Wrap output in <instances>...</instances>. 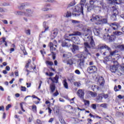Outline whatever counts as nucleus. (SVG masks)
Listing matches in <instances>:
<instances>
[{
  "label": "nucleus",
  "mask_w": 124,
  "mask_h": 124,
  "mask_svg": "<svg viewBox=\"0 0 124 124\" xmlns=\"http://www.w3.org/2000/svg\"><path fill=\"white\" fill-rule=\"evenodd\" d=\"M121 71L124 72V64L122 65L121 66Z\"/></svg>",
  "instance_id": "774afa93"
},
{
  "label": "nucleus",
  "mask_w": 124,
  "mask_h": 124,
  "mask_svg": "<svg viewBox=\"0 0 124 124\" xmlns=\"http://www.w3.org/2000/svg\"><path fill=\"white\" fill-rule=\"evenodd\" d=\"M21 92H26V91H27V88H26V87L21 86Z\"/></svg>",
  "instance_id": "864d4df0"
},
{
  "label": "nucleus",
  "mask_w": 124,
  "mask_h": 124,
  "mask_svg": "<svg viewBox=\"0 0 124 124\" xmlns=\"http://www.w3.org/2000/svg\"><path fill=\"white\" fill-rule=\"evenodd\" d=\"M53 95L54 96H58V95H59V92H58V90H56V92L53 94Z\"/></svg>",
  "instance_id": "6e6d98bb"
},
{
  "label": "nucleus",
  "mask_w": 124,
  "mask_h": 124,
  "mask_svg": "<svg viewBox=\"0 0 124 124\" xmlns=\"http://www.w3.org/2000/svg\"><path fill=\"white\" fill-rule=\"evenodd\" d=\"M71 50L73 53H74V54H75V53H76V51H78V50H79V46L73 44Z\"/></svg>",
  "instance_id": "f3484780"
},
{
  "label": "nucleus",
  "mask_w": 124,
  "mask_h": 124,
  "mask_svg": "<svg viewBox=\"0 0 124 124\" xmlns=\"http://www.w3.org/2000/svg\"><path fill=\"white\" fill-rule=\"evenodd\" d=\"M75 73L76 74H78V75H80V74H81V72H80V71L79 70H76L75 71Z\"/></svg>",
  "instance_id": "5fc2aeb1"
},
{
  "label": "nucleus",
  "mask_w": 124,
  "mask_h": 124,
  "mask_svg": "<svg viewBox=\"0 0 124 124\" xmlns=\"http://www.w3.org/2000/svg\"><path fill=\"white\" fill-rule=\"evenodd\" d=\"M90 5H91L92 6H94V5H93V4H94V3L95 2V1H94V0H90Z\"/></svg>",
  "instance_id": "de8ad7c7"
},
{
  "label": "nucleus",
  "mask_w": 124,
  "mask_h": 124,
  "mask_svg": "<svg viewBox=\"0 0 124 124\" xmlns=\"http://www.w3.org/2000/svg\"><path fill=\"white\" fill-rule=\"evenodd\" d=\"M30 5V3H24L21 4L20 6H19L18 9H20V10H22V9H24V7H27V6H29Z\"/></svg>",
  "instance_id": "a211bd4d"
},
{
  "label": "nucleus",
  "mask_w": 124,
  "mask_h": 124,
  "mask_svg": "<svg viewBox=\"0 0 124 124\" xmlns=\"http://www.w3.org/2000/svg\"><path fill=\"white\" fill-rule=\"evenodd\" d=\"M74 85L76 86V87H80V86H81V84L78 82H75Z\"/></svg>",
  "instance_id": "8fccbe9b"
},
{
  "label": "nucleus",
  "mask_w": 124,
  "mask_h": 124,
  "mask_svg": "<svg viewBox=\"0 0 124 124\" xmlns=\"http://www.w3.org/2000/svg\"><path fill=\"white\" fill-rule=\"evenodd\" d=\"M108 52H109L110 56H116L117 55V51H111V48H110V51H108Z\"/></svg>",
  "instance_id": "473e14b6"
},
{
  "label": "nucleus",
  "mask_w": 124,
  "mask_h": 124,
  "mask_svg": "<svg viewBox=\"0 0 124 124\" xmlns=\"http://www.w3.org/2000/svg\"><path fill=\"white\" fill-rule=\"evenodd\" d=\"M84 101L85 105H88V106L90 105V101L85 100Z\"/></svg>",
  "instance_id": "3c124183"
},
{
  "label": "nucleus",
  "mask_w": 124,
  "mask_h": 124,
  "mask_svg": "<svg viewBox=\"0 0 124 124\" xmlns=\"http://www.w3.org/2000/svg\"><path fill=\"white\" fill-rule=\"evenodd\" d=\"M2 21L3 23H4V24H5V25H7V24H8V21H7V20H2Z\"/></svg>",
  "instance_id": "338daca9"
},
{
  "label": "nucleus",
  "mask_w": 124,
  "mask_h": 124,
  "mask_svg": "<svg viewBox=\"0 0 124 124\" xmlns=\"http://www.w3.org/2000/svg\"><path fill=\"white\" fill-rule=\"evenodd\" d=\"M53 17V15H46V18H52Z\"/></svg>",
  "instance_id": "680f3d73"
},
{
  "label": "nucleus",
  "mask_w": 124,
  "mask_h": 124,
  "mask_svg": "<svg viewBox=\"0 0 124 124\" xmlns=\"http://www.w3.org/2000/svg\"><path fill=\"white\" fill-rule=\"evenodd\" d=\"M85 63V60L82 59H79L78 61V66L80 68H82L84 66V63Z\"/></svg>",
  "instance_id": "ddd939ff"
},
{
  "label": "nucleus",
  "mask_w": 124,
  "mask_h": 124,
  "mask_svg": "<svg viewBox=\"0 0 124 124\" xmlns=\"http://www.w3.org/2000/svg\"><path fill=\"white\" fill-rule=\"evenodd\" d=\"M108 0V3H109V4H114L115 3V1H117L118 0Z\"/></svg>",
  "instance_id": "a19ab883"
},
{
  "label": "nucleus",
  "mask_w": 124,
  "mask_h": 124,
  "mask_svg": "<svg viewBox=\"0 0 124 124\" xmlns=\"http://www.w3.org/2000/svg\"><path fill=\"white\" fill-rule=\"evenodd\" d=\"M9 108H11V105L9 104L6 107V111H8L9 110Z\"/></svg>",
  "instance_id": "4d7b16f0"
},
{
  "label": "nucleus",
  "mask_w": 124,
  "mask_h": 124,
  "mask_svg": "<svg viewBox=\"0 0 124 124\" xmlns=\"http://www.w3.org/2000/svg\"><path fill=\"white\" fill-rule=\"evenodd\" d=\"M98 50H103V49H107L108 51H110V47H109L107 45L101 46H98Z\"/></svg>",
  "instance_id": "4be33fe9"
},
{
  "label": "nucleus",
  "mask_w": 124,
  "mask_h": 124,
  "mask_svg": "<svg viewBox=\"0 0 124 124\" xmlns=\"http://www.w3.org/2000/svg\"><path fill=\"white\" fill-rule=\"evenodd\" d=\"M93 31L94 32V35H96V36H99L101 32V31L98 29H94Z\"/></svg>",
  "instance_id": "b1692460"
},
{
  "label": "nucleus",
  "mask_w": 124,
  "mask_h": 124,
  "mask_svg": "<svg viewBox=\"0 0 124 124\" xmlns=\"http://www.w3.org/2000/svg\"><path fill=\"white\" fill-rule=\"evenodd\" d=\"M98 81L99 83H100V85L101 86H103V85H104V83H105L104 78H103L102 77H101Z\"/></svg>",
  "instance_id": "bb28decb"
},
{
  "label": "nucleus",
  "mask_w": 124,
  "mask_h": 124,
  "mask_svg": "<svg viewBox=\"0 0 124 124\" xmlns=\"http://www.w3.org/2000/svg\"><path fill=\"white\" fill-rule=\"evenodd\" d=\"M87 95H89L90 97H96L97 96V93L95 92H93L92 91H88L87 92Z\"/></svg>",
  "instance_id": "4468645a"
},
{
  "label": "nucleus",
  "mask_w": 124,
  "mask_h": 124,
  "mask_svg": "<svg viewBox=\"0 0 124 124\" xmlns=\"http://www.w3.org/2000/svg\"><path fill=\"white\" fill-rule=\"evenodd\" d=\"M64 40H62L61 43L62 47H70L71 45L69 43L70 39H68V36L65 35L64 36Z\"/></svg>",
  "instance_id": "20e7f679"
},
{
  "label": "nucleus",
  "mask_w": 124,
  "mask_h": 124,
  "mask_svg": "<svg viewBox=\"0 0 124 124\" xmlns=\"http://www.w3.org/2000/svg\"><path fill=\"white\" fill-rule=\"evenodd\" d=\"M42 10L43 11H48V10H49V8H43L42 9Z\"/></svg>",
  "instance_id": "69168bd1"
},
{
  "label": "nucleus",
  "mask_w": 124,
  "mask_h": 124,
  "mask_svg": "<svg viewBox=\"0 0 124 124\" xmlns=\"http://www.w3.org/2000/svg\"><path fill=\"white\" fill-rule=\"evenodd\" d=\"M85 31L88 32L89 34H92V30H91L90 29H86L85 30Z\"/></svg>",
  "instance_id": "c03bdc74"
},
{
  "label": "nucleus",
  "mask_w": 124,
  "mask_h": 124,
  "mask_svg": "<svg viewBox=\"0 0 124 124\" xmlns=\"http://www.w3.org/2000/svg\"><path fill=\"white\" fill-rule=\"evenodd\" d=\"M100 107H103V108H107V104L106 103H104V104H101L100 105Z\"/></svg>",
  "instance_id": "49530a36"
},
{
  "label": "nucleus",
  "mask_w": 124,
  "mask_h": 124,
  "mask_svg": "<svg viewBox=\"0 0 124 124\" xmlns=\"http://www.w3.org/2000/svg\"><path fill=\"white\" fill-rule=\"evenodd\" d=\"M87 38H91L90 44L88 42L84 43V51L81 54V57L87 59V56H91L90 49H95V44L93 37L88 36Z\"/></svg>",
  "instance_id": "f257e3e1"
},
{
  "label": "nucleus",
  "mask_w": 124,
  "mask_h": 124,
  "mask_svg": "<svg viewBox=\"0 0 124 124\" xmlns=\"http://www.w3.org/2000/svg\"><path fill=\"white\" fill-rule=\"evenodd\" d=\"M63 85L64 88H65V89L68 90V83H67V82H66V79L63 80Z\"/></svg>",
  "instance_id": "7c9ffc66"
},
{
  "label": "nucleus",
  "mask_w": 124,
  "mask_h": 124,
  "mask_svg": "<svg viewBox=\"0 0 124 124\" xmlns=\"http://www.w3.org/2000/svg\"><path fill=\"white\" fill-rule=\"evenodd\" d=\"M70 41H72L76 44H79V43H80V39L77 36L72 37L70 39Z\"/></svg>",
  "instance_id": "9b49d317"
},
{
  "label": "nucleus",
  "mask_w": 124,
  "mask_h": 124,
  "mask_svg": "<svg viewBox=\"0 0 124 124\" xmlns=\"http://www.w3.org/2000/svg\"><path fill=\"white\" fill-rule=\"evenodd\" d=\"M92 108H93V109L94 110H95V109H96V105L94 104H93L92 105Z\"/></svg>",
  "instance_id": "13d9d810"
},
{
  "label": "nucleus",
  "mask_w": 124,
  "mask_h": 124,
  "mask_svg": "<svg viewBox=\"0 0 124 124\" xmlns=\"http://www.w3.org/2000/svg\"><path fill=\"white\" fill-rule=\"evenodd\" d=\"M93 8H95V6H91L90 5L89 6H88L87 7V10L90 12L92 9H93Z\"/></svg>",
  "instance_id": "c9c22d12"
},
{
  "label": "nucleus",
  "mask_w": 124,
  "mask_h": 124,
  "mask_svg": "<svg viewBox=\"0 0 124 124\" xmlns=\"http://www.w3.org/2000/svg\"><path fill=\"white\" fill-rule=\"evenodd\" d=\"M49 88L51 91L50 93H54L56 90V85H55V84H50Z\"/></svg>",
  "instance_id": "393cba45"
},
{
  "label": "nucleus",
  "mask_w": 124,
  "mask_h": 124,
  "mask_svg": "<svg viewBox=\"0 0 124 124\" xmlns=\"http://www.w3.org/2000/svg\"><path fill=\"white\" fill-rule=\"evenodd\" d=\"M109 94H110V93H109L108 94H104L103 95V96L105 98V99H107V98H108V97H109L110 96Z\"/></svg>",
  "instance_id": "a18cd8bd"
},
{
  "label": "nucleus",
  "mask_w": 124,
  "mask_h": 124,
  "mask_svg": "<svg viewBox=\"0 0 124 124\" xmlns=\"http://www.w3.org/2000/svg\"><path fill=\"white\" fill-rule=\"evenodd\" d=\"M71 57V53H65L63 54V58H65V59H69Z\"/></svg>",
  "instance_id": "cd10ccee"
},
{
  "label": "nucleus",
  "mask_w": 124,
  "mask_h": 124,
  "mask_svg": "<svg viewBox=\"0 0 124 124\" xmlns=\"http://www.w3.org/2000/svg\"><path fill=\"white\" fill-rule=\"evenodd\" d=\"M84 94H85L84 90L79 89L78 91V95L80 97V98H81V99H83L84 98Z\"/></svg>",
  "instance_id": "1a4fd4ad"
},
{
  "label": "nucleus",
  "mask_w": 124,
  "mask_h": 124,
  "mask_svg": "<svg viewBox=\"0 0 124 124\" xmlns=\"http://www.w3.org/2000/svg\"><path fill=\"white\" fill-rule=\"evenodd\" d=\"M95 8L97 10H98V12H101L102 11V9H106V8H107V5H106V3L102 1L99 2L98 5L95 6Z\"/></svg>",
  "instance_id": "7ed1b4c3"
},
{
  "label": "nucleus",
  "mask_w": 124,
  "mask_h": 124,
  "mask_svg": "<svg viewBox=\"0 0 124 124\" xmlns=\"http://www.w3.org/2000/svg\"><path fill=\"white\" fill-rule=\"evenodd\" d=\"M58 35V31L57 29H55L54 31L51 32V38L54 39L56 38V36Z\"/></svg>",
  "instance_id": "aec40b11"
},
{
  "label": "nucleus",
  "mask_w": 124,
  "mask_h": 124,
  "mask_svg": "<svg viewBox=\"0 0 124 124\" xmlns=\"http://www.w3.org/2000/svg\"><path fill=\"white\" fill-rule=\"evenodd\" d=\"M101 16H92V18L90 19L91 22H94L96 25H100V22L101 21Z\"/></svg>",
  "instance_id": "0eeeda50"
},
{
  "label": "nucleus",
  "mask_w": 124,
  "mask_h": 124,
  "mask_svg": "<svg viewBox=\"0 0 124 124\" xmlns=\"http://www.w3.org/2000/svg\"><path fill=\"white\" fill-rule=\"evenodd\" d=\"M113 62L114 64L110 66V71L112 73H116V71L118 70V65H119V63L116 60H114Z\"/></svg>",
  "instance_id": "423d86ee"
},
{
  "label": "nucleus",
  "mask_w": 124,
  "mask_h": 124,
  "mask_svg": "<svg viewBox=\"0 0 124 124\" xmlns=\"http://www.w3.org/2000/svg\"><path fill=\"white\" fill-rule=\"evenodd\" d=\"M87 121L88 122V123L87 124H92V122H93V120L92 119H88Z\"/></svg>",
  "instance_id": "0e129e2a"
},
{
  "label": "nucleus",
  "mask_w": 124,
  "mask_h": 124,
  "mask_svg": "<svg viewBox=\"0 0 124 124\" xmlns=\"http://www.w3.org/2000/svg\"><path fill=\"white\" fill-rule=\"evenodd\" d=\"M32 97L33 98H37V99H38V100H39V101H40V100H41L40 98H38L37 96H35V95H33L32 96Z\"/></svg>",
  "instance_id": "e2e57ef3"
},
{
  "label": "nucleus",
  "mask_w": 124,
  "mask_h": 124,
  "mask_svg": "<svg viewBox=\"0 0 124 124\" xmlns=\"http://www.w3.org/2000/svg\"><path fill=\"white\" fill-rule=\"evenodd\" d=\"M43 25L44 28H45V29L44 31H42V33H43L45 32V31H47L48 29H49V27H46V22L44 21L43 22Z\"/></svg>",
  "instance_id": "72a5a7b5"
},
{
  "label": "nucleus",
  "mask_w": 124,
  "mask_h": 124,
  "mask_svg": "<svg viewBox=\"0 0 124 124\" xmlns=\"http://www.w3.org/2000/svg\"><path fill=\"white\" fill-rule=\"evenodd\" d=\"M60 122L62 124H65V122L64 121V120L62 118H61V119H60Z\"/></svg>",
  "instance_id": "bf43d9fd"
},
{
  "label": "nucleus",
  "mask_w": 124,
  "mask_h": 124,
  "mask_svg": "<svg viewBox=\"0 0 124 124\" xmlns=\"http://www.w3.org/2000/svg\"><path fill=\"white\" fill-rule=\"evenodd\" d=\"M75 35L81 36V35H82V33L79 31H76L74 32V33L69 34V36H74Z\"/></svg>",
  "instance_id": "412c9836"
},
{
  "label": "nucleus",
  "mask_w": 124,
  "mask_h": 124,
  "mask_svg": "<svg viewBox=\"0 0 124 124\" xmlns=\"http://www.w3.org/2000/svg\"><path fill=\"white\" fill-rule=\"evenodd\" d=\"M109 25L110 27H111V28L108 29V33H111L112 32V29L114 31H118L119 29V24L116 22H114L112 23H110Z\"/></svg>",
  "instance_id": "39448f33"
},
{
  "label": "nucleus",
  "mask_w": 124,
  "mask_h": 124,
  "mask_svg": "<svg viewBox=\"0 0 124 124\" xmlns=\"http://www.w3.org/2000/svg\"><path fill=\"white\" fill-rule=\"evenodd\" d=\"M101 21L100 22V25H102V24H107L108 19L107 18H103L102 16H101Z\"/></svg>",
  "instance_id": "a878e982"
},
{
  "label": "nucleus",
  "mask_w": 124,
  "mask_h": 124,
  "mask_svg": "<svg viewBox=\"0 0 124 124\" xmlns=\"http://www.w3.org/2000/svg\"><path fill=\"white\" fill-rule=\"evenodd\" d=\"M118 49H120V50H124V45H119L116 46Z\"/></svg>",
  "instance_id": "4c0bfd02"
},
{
  "label": "nucleus",
  "mask_w": 124,
  "mask_h": 124,
  "mask_svg": "<svg viewBox=\"0 0 124 124\" xmlns=\"http://www.w3.org/2000/svg\"><path fill=\"white\" fill-rule=\"evenodd\" d=\"M85 3H86V0H81L79 4H78L75 7L74 11L72 13L74 17H78L80 16V14L84 15V6H85Z\"/></svg>",
  "instance_id": "f03ea898"
},
{
  "label": "nucleus",
  "mask_w": 124,
  "mask_h": 124,
  "mask_svg": "<svg viewBox=\"0 0 124 124\" xmlns=\"http://www.w3.org/2000/svg\"><path fill=\"white\" fill-rule=\"evenodd\" d=\"M107 120H108V122L110 123L111 124H115V120H114V119L112 118V117L109 116H107Z\"/></svg>",
  "instance_id": "c756f323"
},
{
  "label": "nucleus",
  "mask_w": 124,
  "mask_h": 124,
  "mask_svg": "<svg viewBox=\"0 0 124 124\" xmlns=\"http://www.w3.org/2000/svg\"><path fill=\"white\" fill-rule=\"evenodd\" d=\"M36 106H35V105H33L32 106V110L33 111V112H34V113H36Z\"/></svg>",
  "instance_id": "ea45409f"
},
{
  "label": "nucleus",
  "mask_w": 124,
  "mask_h": 124,
  "mask_svg": "<svg viewBox=\"0 0 124 124\" xmlns=\"http://www.w3.org/2000/svg\"><path fill=\"white\" fill-rule=\"evenodd\" d=\"M25 32L27 35H31V30L30 29H25Z\"/></svg>",
  "instance_id": "58836bf2"
},
{
  "label": "nucleus",
  "mask_w": 124,
  "mask_h": 124,
  "mask_svg": "<svg viewBox=\"0 0 124 124\" xmlns=\"http://www.w3.org/2000/svg\"><path fill=\"white\" fill-rule=\"evenodd\" d=\"M2 41H0V44H2V42H3L4 43L6 42V41H5V40H6V38L5 37H2Z\"/></svg>",
  "instance_id": "09e8293b"
},
{
  "label": "nucleus",
  "mask_w": 124,
  "mask_h": 124,
  "mask_svg": "<svg viewBox=\"0 0 124 124\" xmlns=\"http://www.w3.org/2000/svg\"><path fill=\"white\" fill-rule=\"evenodd\" d=\"M20 49L22 51H23L24 53V55H28V53L26 52V50L25 49V46L21 45V46L20 47Z\"/></svg>",
  "instance_id": "e433bc0d"
},
{
  "label": "nucleus",
  "mask_w": 124,
  "mask_h": 124,
  "mask_svg": "<svg viewBox=\"0 0 124 124\" xmlns=\"http://www.w3.org/2000/svg\"><path fill=\"white\" fill-rule=\"evenodd\" d=\"M113 33L114 36H121V35H123V32L120 31H113Z\"/></svg>",
  "instance_id": "5701e85b"
},
{
  "label": "nucleus",
  "mask_w": 124,
  "mask_h": 124,
  "mask_svg": "<svg viewBox=\"0 0 124 124\" xmlns=\"http://www.w3.org/2000/svg\"><path fill=\"white\" fill-rule=\"evenodd\" d=\"M103 95L102 94H98L96 98V102H101L102 98H103Z\"/></svg>",
  "instance_id": "6ab92c4d"
},
{
  "label": "nucleus",
  "mask_w": 124,
  "mask_h": 124,
  "mask_svg": "<svg viewBox=\"0 0 124 124\" xmlns=\"http://www.w3.org/2000/svg\"><path fill=\"white\" fill-rule=\"evenodd\" d=\"M49 47H50L51 55L52 56V59H53V60H56V53L52 51V49L54 48L53 43L50 42L49 43Z\"/></svg>",
  "instance_id": "9d476101"
},
{
  "label": "nucleus",
  "mask_w": 124,
  "mask_h": 124,
  "mask_svg": "<svg viewBox=\"0 0 124 124\" xmlns=\"http://www.w3.org/2000/svg\"><path fill=\"white\" fill-rule=\"evenodd\" d=\"M49 80H51L53 83H56L58 84L59 83V76L56 75L54 78H49Z\"/></svg>",
  "instance_id": "2eb2a0df"
},
{
  "label": "nucleus",
  "mask_w": 124,
  "mask_h": 124,
  "mask_svg": "<svg viewBox=\"0 0 124 124\" xmlns=\"http://www.w3.org/2000/svg\"><path fill=\"white\" fill-rule=\"evenodd\" d=\"M26 11V14H27L29 17H32V16L33 15V10L31 9H27Z\"/></svg>",
  "instance_id": "dca6fc26"
},
{
  "label": "nucleus",
  "mask_w": 124,
  "mask_h": 124,
  "mask_svg": "<svg viewBox=\"0 0 124 124\" xmlns=\"http://www.w3.org/2000/svg\"><path fill=\"white\" fill-rule=\"evenodd\" d=\"M16 15L23 16L26 15V13L23 11H17L15 13Z\"/></svg>",
  "instance_id": "2f4dec72"
},
{
  "label": "nucleus",
  "mask_w": 124,
  "mask_h": 124,
  "mask_svg": "<svg viewBox=\"0 0 124 124\" xmlns=\"http://www.w3.org/2000/svg\"><path fill=\"white\" fill-rule=\"evenodd\" d=\"M71 12L69 11H67L65 15H64V17H66L67 18H68L69 17H71Z\"/></svg>",
  "instance_id": "f704fd0d"
},
{
  "label": "nucleus",
  "mask_w": 124,
  "mask_h": 124,
  "mask_svg": "<svg viewBox=\"0 0 124 124\" xmlns=\"http://www.w3.org/2000/svg\"><path fill=\"white\" fill-rule=\"evenodd\" d=\"M46 2H57V1H56V0H47L46 1Z\"/></svg>",
  "instance_id": "603ef678"
},
{
  "label": "nucleus",
  "mask_w": 124,
  "mask_h": 124,
  "mask_svg": "<svg viewBox=\"0 0 124 124\" xmlns=\"http://www.w3.org/2000/svg\"><path fill=\"white\" fill-rule=\"evenodd\" d=\"M75 62V59L74 58H71L69 59L67 62V64H69L70 65H72L73 63H74V62Z\"/></svg>",
  "instance_id": "c85d7f7f"
},
{
  "label": "nucleus",
  "mask_w": 124,
  "mask_h": 124,
  "mask_svg": "<svg viewBox=\"0 0 124 124\" xmlns=\"http://www.w3.org/2000/svg\"><path fill=\"white\" fill-rule=\"evenodd\" d=\"M46 63L47 65H54V63L52 62L46 61Z\"/></svg>",
  "instance_id": "79ce46f5"
},
{
  "label": "nucleus",
  "mask_w": 124,
  "mask_h": 124,
  "mask_svg": "<svg viewBox=\"0 0 124 124\" xmlns=\"http://www.w3.org/2000/svg\"><path fill=\"white\" fill-rule=\"evenodd\" d=\"M117 15H118V10H114L113 14L110 16L111 20H112V21H116V20H117Z\"/></svg>",
  "instance_id": "f8f14e48"
},
{
  "label": "nucleus",
  "mask_w": 124,
  "mask_h": 124,
  "mask_svg": "<svg viewBox=\"0 0 124 124\" xmlns=\"http://www.w3.org/2000/svg\"><path fill=\"white\" fill-rule=\"evenodd\" d=\"M75 4H76L75 2L74 1L71 2L68 5V7H71L72 6H74Z\"/></svg>",
  "instance_id": "37998d69"
},
{
  "label": "nucleus",
  "mask_w": 124,
  "mask_h": 124,
  "mask_svg": "<svg viewBox=\"0 0 124 124\" xmlns=\"http://www.w3.org/2000/svg\"><path fill=\"white\" fill-rule=\"evenodd\" d=\"M75 98H72L71 99H69V101L71 104L74 103V99Z\"/></svg>",
  "instance_id": "052dcab7"
},
{
  "label": "nucleus",
  "mask_w": 124,
  "mask_h": 124,
  "mask_svg": "<svg viewBox=\"0 0 124 124\" xmlns=\"http://www.w3.org/2000/svg\"><path fill=\"white\" fill-rule=\"evenodd\" d=\"M97 71V68L94 66H90L87 68V72L89 74H93V73H96Z\"/></svg>",
  "instance_id": "6e6552de"
}]
</instances>
